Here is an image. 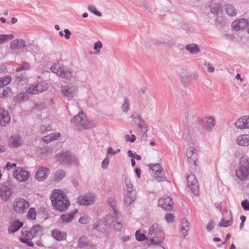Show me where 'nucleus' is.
I'll list each match as a JSON object with an SVG mask.
<instances>
[{
	"label": "nucleus",
	"instance_id": "nucleus-54",
	"mask_svg": "<svg viewBox=\"0 0 249 249\" xmlns=\"http://www.w3.org/2000/svg\"><path fill=\"white\" fill-rule=\"evenodd\" d=\"M138 127L141 128L142 130H145V131H148V126L146 123L143 121V120H141V122H139L138 123Z\"/></svg>",
	"mask_w": 249,
	"mask_h": 249
},
{
	"label": "nucleus",
	"instance_id": "nucleus-59",
	"mask_svg": "<svg viewBox=\"0 0 249 249\" xmlns=\"http://www.w3.org/2000/svg\"><path fill=\"white\" fill-rule=\"evenodd\" d=\"M241 206L245 211H249V201L247 199L242 201Z\"/></svg>",
	"mask_w": 249,
	"mask_h": 249
},
{
	"label": "nucleus",
	"instance_id": "nucleus-12",
	"mask_svg": "<svg viewBox=\"0 0 249 249\" xmlns=\"http://www.w3.org/2000/svg\"><path fill=\"white\" fill-rule=\"evenodd\" d=\"M149 166L151 175L158 181H163L165 180L163 170L160 164H150Z\"/></svg>",
	"mask_w": 249,
	"mask_h": 249
},
{
	"label": "nucleus",
	"instance_id": "nucleus-33",
	"mask_svg": "<svg viewBox=\"0 0 249 249\" xmlns=\"http://www.w3.org/2000/svg\"><path fill=\"white\" fill-rule=\"evenodd\" d=\"M29 96L28 93L21 92L15 96L14 101L18 103H21L26 102L29 100Z\"/></svg>",
	"mask_w": 249,
	"mask_h": 249
},
{
	"label": "nucleus",
	"instance_id": "nucleus-50",
	"mask_svg": "<svg viewBox=\"0 0 249 249\" xmlns=\"http://www.w3.org/2000/svg\"><path fill=\"white\" fill-rule=\"evenodd\" d=\"M210 8L212 13L216 14H218L221 10L220 5L217 3H214L213 5H211Z\"/></svg>",
	"mask_w": 249,
	"mask_h": 249
},
{
	"label": "nucleus",
	"instance_id": "nucleus-27",
	"mask_svg": "<svg viewBox=\"0 0 249 249\" xmlns=\"http://www.w3.org/2000/svg\"><path fill=\"white\" fill-rule=\"evenodd\" d=\"M11 122V117L9 113L4 109L1 108V126H5Z\"/></svg>",
	"mask_w": 249,
	"mask_h": 249
},
{
	"label": "nucleus",
	"instance_id": "nucleus-41",
	"mask_svg": "<svg viewBox=\"0 0 249 249\" xmlns=\"http://www.w3.org/2000/svg\"><path fill=\"white\" fill-rule=\"evenodd\" d=\"M186 49L192 53H196L199 52V48L194 44H189L186 47Z\"/></svg>",
	"mask_w": 249,
	"mask_h": 249
},
{
	"label": "nucleus",
	"instance_id": "nucleus-20",
	"mask_svg": "<svg viewBox=\"0 0 249 249\" xmlns=\"http://www.w3.org/2000/svg\"><path fill=\"white\" fill-rule=\"evenodd\" d=\"M21 137L18 134H14L11 136L9 140V145L11 147L17 148L22 144Z\"/></svg>",
	"mask_w": 249,
	"mask_h": 249
},
{
	"label": "nucleus",
	"instance_id": "nucleus-31",
	"mask_svg": "<svg viewBox=\"0 0 249 249\" xmlns=\"http://www.w3.org/2000/svg\"><path fill=\"white\" fill-rule=\"evenodd\" d=\"M52 235L53 238L57 241H62L66 239L67 235L64 232L61 231L57 230H54L52 231Z\"/></svg>",
	"mask_w": 249,
	"mask_h": 249
},
{
	"label": "nucleus",
	"instance_id": "nucleus-32",
	"mask_svg": "<svg viewBox=\"0 0 249 249\" xmlns=\"http://www.w3.org/2000/svg\"><path fill=\"white\" fill-rule=\"evenodd\" d=\"M61 136L59 133H53L43 137L41 140L46 143L50 142L53 141L57 140Z\"/></svg>",
	"mask_w": 249,
	"mask_h": 249
},
{
	"label": "nucleus",
	"instance_id": "nucleus-61",
	"mask_svg": "<svg viewBox=\"0 0 249 249\" xmlns=\"http://www.w3.org/2000/svg\"><path fill=\"white\" fill-rule=\"evenodd\" d=\"M109 162V159L107 156L102 162V167L103 169H107L108 167Z\"/></svg>",
	"mask_w": 249,
	"mask_h": 249
},
{
	"label": "nucleus",
	"instance_id": "nucleus-8",
	"mask_svg": "<svg viewBox=\"0 0 249 249\" xmlns=\"http://www.w3.org/2000/svg\"><path fill=\"white\" fill-rule=\"evenodd\" d=\"M14 211L18 214H23L26 212L30 207V203L26 199L18 197L15 199L13 202Z\"/></svg>",
	"mask_w": 249,
	"mask_h": 249
},
{
	"label": "nucleus",
	"instance_id": "nucleus-47",
	"mask_svg": "<svg viewBox=\"0 0 249 249\" xmlns=\"http://www.w3.org/2000/svg\"><path fill=\"white\" fill-rule=\"evenodd\" d=\"M14 38V36L12 34L1 35V43L8 42Z\"/></svg>",
	"mask_w": 249,
	"mask_h": 249
},
{
	"label": "nucleus",
	"instance_id": "nucleus-40",
	"mask_svg": "<svg viewBox=\"0 0 249 249\" xmlns=\"http://www.w3.org/2000/svg\"><path fill=\"white\" fill-rule=\"evenodd\" d=\"M107 204L112 208V212L116 210V201L113 196L108 197L107 200Z\"/></svg>",
	"mask_w": 249,
	"mask_h": 249
},
{
	"label": "nucleus",
	"instance_id": "nucleus-62",
	"mask_svg": "<svg viewBox=\"0 0 249 249\" xmlns=\"http://www.w3.org/2000/svg\"><path fill=\"white\" fill-rule=\"evenodd\" d=\"M102 47V43L100 41L96 42L94 44V49L96 50L97 53H100V49Z\"/></svg>",
	"mask_w": 249,
	"mask_h": 249
},
{
	"label": "nucleus",
	"instance_id": "nucleus-9",
	"mask_svg": "<svg viewBox=\"0 0 249 249\" xmlns=\"http://www.w3.org/2000/svg\"><path fill=\"white\" fill-rule=\"evenodd\" d=\"M186 156L188 158V163L191 165L192 170L193 171L197 170L198 167L197 150L193 147H189L187 150Z\"/></svg>",
	"mask_w": 249,
	"mask_h": 249
},
{
	"label": "nucleus",
	"instance_id": "nucleus-2",
	"mask_svg": "<svg viewBox=\"0 0 249 249\" xmlns=\"http://www.w3.org/2000/svg\"><path fill=\"white\" fill-rule=\"evenodd\" d=\"M164 237L162 227L154 223L149 228L147 240L149 244L160 246L163 242Z\"/></svg>",
	"mask_w": 249,
	"mask_h": 249
},
{
	"label": "nucleus",
	"instance_id": "nucleus-55",
	"mask_svg": "<svg viewBox=\"0 0 249 249\" xmlns=\"http://www.w3.org/2000/svg\"><path fill=\"white\" fill-rule=\"evenodd\" d=\"M89 10L96 15L97 16L101 17L102 16V14L98 11L96 7L93 5H90L88 7Z\"/></svg>",
	"mask_w": 249,
	"mask_h": 249
},
{
	"label": "nucleus",
	"instance_id": "nucleus-4",
	"mask_svg": "<svg viewBox=\"0 0 249 249\" xmlns=\"http://www.w3.org/2000/svg\"><path fill=\"white\" fill-rule=\"evenodd\" d=\"M72 127L76 130L89 129L94 126L92 123L89 122L86 118L85 114L81 111L71 120Z\"/></svg>",
	"mask_w": 249,
	"mask_h": 249
},
{
	"label": "nucleus",
	"instance_id": "nucleus-52",
	"mask_svg": "<svg viewBox=\"0 0 249 249\" xmlns=\"http://www.w3.org/2000/svg\"><path fill=\"white\" fill-rule=\"evenodd\" d=\"M130 117L132 119V121L135 123H138L139 122H141V120H143L136 112L132 114Z\"/></svg>",
	"mask_w": 249,
	"mask_h": 249
},
{
	"label": "nucleus",
	"instance_id": "nucleus-21",
	"mask_svg": "<svg viewBox=\"0 0 249 249\" xmlns=\"http://www.w3.org/2000/svg\"><path fill=\"white\" fill-rule=\"evenodd\" d=\"M26 47L25 41L21 39H15L10 43V47L12 50H19Z\"/></svg>",
	"mask_w": 249,
	"mask_h": 249
},
{
	"label": "nucleus",
	"instance_id": "nucleus-22",
	"mask_svg": "<svg viewBox=\"0 0 249 249\" xmlns=\"http://www.w3.org/2000/svg\"><path fill=\"white\" fill-rule=\"evenodd\" d=\"M13 194V190L9 185L1 187V199L4 201L8 200Z\"/></svg>",
	"mask_w": 249,
	"mask_h": 249
},
{
	"label": "nucleus",
	"instance_id": "nucleus-53",
	"mask_svg": "<svg viewBox=\"0 0 249 249\" xmlns=\"http://www.w3.org/2000/svg\"><path fill=\"white\" fill-rule=\"evenodd\" d=\"M32 239H27V238H24L23 237L20 238V241L22 243L26 244L28 246L30 247H33L34 244L33 242L30 241Z\"/></svg>",
	"mask_w": 249,
	"mask_h": 249
},
{
	"label": "nucleus",
	"instance_id": "nucleus-6",
	"mask_svg": "<svg viewBox=\"0 0 249 249\" xmlns=\"http://www.w3.org/2000/svg\"><path fill=\"white\" fill-rule=\"evenodd\" d=\"M51 70L58 76L67 80L70 79L72 76V72L65 68L62 63H53L51 67Z\"/></svg>",
	"mask_w": 249,
	"mask_h": 249
},
{
	"label": "nucleus",
	"instance_id": "nucleus-25",
	"mask_svg": "<svg viewBox=\"0 0 249 249\" xmlns=\"http://www.w3.org/2000/svg\"><path fill=\"white\" fill-rule=\"evenodd\" d=\"M122 178L124 180L125 193H136V191L130 179L125 175H123Z\"/></svg>",
	"mask_w": 249,
	"mask_h": 249
},
{
	"label": "nucleus",
	"instance_id": "nucleus-34",
	"mask_svg": "<svg viewBox=\"0 0 249 249\" xmlns=\"http://www.w3.org/2000/svg\"><path fill=\"white\" fill-rule=\"evenodd\" d=\"M225 11L230 17H233L236 15L237 11L236 8L231 4H227L225 5Z\"/></svg>",
	"mask_w": 249,
	"mask_h": 249
},
{
	"label": "nucleus",
	"instance_id": "nucleus-10",
	"mask_svg": "<svg viewBox=\"0 0 249 249\" xmlns=\"http://www.w3.org/2000/svg\"><path fill=\"white\" fill-rule=\"evenodd\" d=\"M78 88L73 85H65L61 87V92L63 97L68 100H72L77 94Z\"/></svg>",
	"mask_w": 249,
	"mask_h": 249
},
{
	"label": "nucleus",
	"instance_id": "nucleus-56",
	"mask_svg": "<svg viewBox=\"0 0 249 249\" xmlns=\"http://www.w3.org/2000/svg\"><path fill=\"white\" fill-rule=\"evenodd\" d=\"M128 156L130 158H135L138 160H141V157L136 154L135 152H133L131 150H129L127 151Z\"/></svg>",
	"mask_w": 249,
	"mask_h": 249
},
{
	"label": "nucleus",
	"instance_id": "nucleus-5",
	"mask_svg": "<svg viewBox=\"0 0 249 249\" xmlns=\"http://www.w3.org/2000/svg\"><path fill=\"white\" fill-rule=\"evenodd\" d=\"M105 219L108 226L112 228L115 231H121L123 228V218L121 214L114 211L112 214L107 215Z\"/></svg>",
	"mask_w": 249,
	"mask_h": 249
},
{
	"label": "nucleus",
	"instance_id": "nucleus-3",
	"mask_svg": "<svg viewBox=\"0 0 249 249\" xmlns=\"http://www.w3.org/2000/svg\"><path fill=\"white\" fill-rule=\"evenodd\" d=\"M236 176L241 181L249 178V158L245 155L240 158L239 167L236 170Z\"/></svg>",
	"mask_w": 249,
	"mask_h": 249
},
{
	"label": "nucleus",
	"instance_id": "nucleus-14",
	"mask_svg": "<svg viewBox=\"0 0 249 249\" xmlns=\"http://www.w3.org/2000/svg\"><path fill=\"white\" fill-rule=\"evenodd\" d=\"M188 186L191 190L192 193L196 196H198L199 192V185L196 180L195 175L191 174L186 177Z\"/></svg>",
	"mask_w": 249,
	"mask_h": 249
},
{
	"label": "nucleus",
	"instance_id": "nucleus-18",
	"mask_svg": "<svg viewBox=\"0 0 249 249\" xmlns=\"http://www.w3.org/2000/svg\"><path fill=\"white\" fill-rule=\"evenodd\" d=\"M49 172L50 170L48 168L40 167L36 173L35 178L38 181H43L47 178Z\"/></svg>",
	"mask_w": 249,
	"mask_h": 249
},
{
	"label": "nucleus",
	"instance_id": "nucleus-43",
	"mask_svg": "<svg viewBox=\"0 0 249 249\" xmlns=\"http://www.w3.org/2000/svg\"><path fill=\"white\" fill-rule=\"evenodd\" d=\"M26 93H28V94L29 93L31 94H38V92L36 84L30 85L26 90Z\"/></svg>",
	"mask_w": 249,
	"mask_h": 249
},
{
	"label": "nucleus",
	"instance_id": "nucleus-48",
	"mask_svg": "<svg viewBox=\"0 0 249 249\" xmlns=\"http://www.w3.org/2000/svg\"><path fill=\"white\" fill-rule=\"evenodd\" d=\"M12 80V78L10 76H3L1 77V86H6L9 84ZM2 87H1V88Z\"/></svg>",
	"mask_w": 249,
	"mask_h": 249
},
{
	"label": "nucleus",
	"instance_id": "nucleus-26",
	"mask_svg": "<svg viewBox=\"0 0 249 249\" xmlns=\"http://www.w3.org/2000/svg\"><path fill=\"white\" fill-rule=\"evenodd\" d=\"M78 213L77 209H74L70 213L62 214L60 217V219L62 223H69L74 218L75 215Z\"/></svg>",
	"mask_w": 249,
	"mask_h": 249
},
{
	"label": "nucleus",
	"instance_id": "nucleus-38",
	"mask_svg": "<svg viewBox=\"0 0 249 249\" xmlns=\"http://www.w3.org/2000/svg\"><path fill=\"white\" fill-rule=\"evenodd\" d=\"M130 106V104L129 99L128 98H125L121 107L122 111L125 113L127 112L129 109Z\"/></svg>",
	"mask_w": 249,
	"mask_h": 249
},
{
	"label": "nucleus",
	"instance_id": "nucleus-36",
	"mask_svg": "<svg viewBox=\"0 0 249 249\" xmlns=\"http://www.w3.org/2000/svg\"><path fill=\"white\" fill-rule=\"evenodd\" d=\"M38 93L42 92L48 89V86L46 82L42 81L36 84Z\"/></svg>",
	"mask_w": 249,
	"mask_h": 249
},
{
	"label": "nucleus",
	"instance_id": "nucleus-17",
	"mask_svg": "<svg viewBox=\"0 0 249 249\" xmlns=\"http://www.w3.org/2000/svg\"><path fill=\"white\" fill-rule=\"evenodd\" d=\"M249 25L248 20L244 18L237 19L231 24L232 28L236 31L246 29Z\"/></svg>",
	"mask_w": 249,
	"mask_h": 249
},
{
	"label": "nucleus",
	"instance_id": "nucleus-29",
	"mask_svg": "<svg viewBox=\"0 0 249 249\" xmlns=\"http://www.w3.org/2000/svg\"><path fill=\"white\" fill-rule=\"evenodd\" d=\"M189 223L186 218L182 219L180 226V232L183 237H185L189 230Z\"/></svg>",
	"mask_w": 249,
	"mask_h": 249
},
{
	"label": "nucleus",
	"instance_id": "nucleus-63",
	"mask_svg": "<svg viewBox=\"0 0 249 249\" xmlns=\"http://www.w3.org/2000/svg\"><path fill=\"white\" fill-rule=\"evenodd\" d=\"M124 137L126 141L131 142H133L136 139V137L134 135H131L130 137L129 135H125Z\"/></svg>",
	"mask_w": 249,
	"mask_h": 249
},
{
	"label": "nucleus",
	"instance_id": "nucleus-46",
	"mask_svg": "<svg viewBox=\"0 0 249 249\" xmlns=\"http://www.w3.org/2000/svg\"><path fill=\"white\" fill-rule=\"evenodd\" d=\"M244 116L239 118L237 121H236L235 123V126L238 128L240 129H244L245 125H244Z\"/></svg>",
	"mask_w": 249,
	"mask_h": 249
},
{
	"label": "nucleus",
	"instance_id": "nucleus-19",
	"mask_svg": "<svg viewBox=\"0 0 249 249\" xmlns=\"http://www.w3.org/2000/svg\"><path fill=\"white\" fill-rule=\"evenodd\" d=\"M202 124H204L206 130L208 132L212 131L215 125V120L213 117L210 116L206 117L202 120Z\"/></svg>",
	"mask_w": 249,
	"mask_h": 249
},
{
	"label": "nucleus",
	"instance_id": "nucleus-39",
	"mask_svg": "<svg viewBox=\"0 0 249 249\" xmlns=\"http://www.w3.org/2000/svg\"><path fill=\"white\" fill-rule=\"evenodd\" d=\"M90 218L86 213H82L79 219V222L82 224H86L89 223Z\"/></svg>",
	"mask_w": 249,
	"mask_h": 249
},
{
	"label": "nucleus",
	"instance_id": "nucleus-28",
	"mask_svg": "<svg viewBox=\"0 0 249 249\" xmlns=\"http://www.w3.org/2000/svg\"><path fill=\"white\" fill-rule=\"evenodd\" d=\"M23 226V223L19 220H15L11 222L9 226L8 232L9 234L14 233L16 232Z\"/></svg>",
	"mask_w": 249,
	"mask_h": 249
},
{
	"label": "nucleus",
	"instance_id": "nucleus-45",
	"mask_svg": "<svg viewBox=\"0 0 249 249\" xmlns=\"http://www.w3.org/2000/svg\"><path fill=\"white\" fill-rule=\"evenodd\" d=\"M12 90L8 87L3 89L2 93V96L3 98H8L13 96Z\"/></svg>",
	"mask_w": 249,
	"mask_h": 249
},
{
	"label": "nucleus",
	"instance_id": "nucleus-23",
	"mask_svg": "<svg viewBox=\"0 0 249 249\" xmlns=\"http://www.w3.org/2000/svg\"><path fill=\"white\" fill-rule=\"evenodd\" d=\"M136 193H125L123 202L124 205L127 207L136 200Z\"/></svg>",
	"mask_w": 249,
	"mask_h": 249
},
{
	"label": "nucleus",
	"instance_id": "nucleus-57",
	"mask_svg": "<svg viewBox=\"0 0 249 249\" xmlns=\"http://www.w3.org/2000/svg\"><path fill=\"white\" fill-rule=\"evenodd\" d=\"M29 68V63H22L21 66L17 68L16 71L19 72L23 70H28Z\"/></svg>",
	"mask_w": 249,
	"mask_h": 249
},
{
	"label": "nucleus",
	"instance_id": "nucleus-49",
	"mask_svg": "<svg viewBox=\"0 0 249 249\" xmlns=\"http://www.w3.org/2000/svg\"><path fill=\"white\" fill-rule=\"evenodd\" d=\"M88 245L86 238L85 237H81L78 240V246L80 248H84Z\"/></svg>",
	"mask_w": 249,
	"mask_h": 249
},
{
	"label": "nucleus",
	"instance_id": "nucleus-51",
	"mask_svg": "<svg viewBox=\"0 0 249 249\" xmlns=\"http://www.w3.org/2000/svg\"><path fill=\"white\" fill-rule=\"evenodd\" d=\"M135 236L136 239L139 241H142L145 239L147 240V236L146 237L144 234L141 233L139 231L136 232Z\"/></svg>",
	"mask_w": 249,
	"mask_h": 249
},
{
	"label": "nucleus",
	"instance_id": "nucleus-13",
	"mask_svg": "<svg viewBox=\"0 0 249 249\" xmlns=\"http://www.w3.org/2000/svg\"><path fill=\"white\" fill-rule=\"evenodd\" d=\"M41 227L40 225H34L29 231L22 229L21 231L22 236L27 239H33L41 232Z\"/></svg>",
	"mask_w": 249,
	"mask_h": 249
},
{
	"label": "nucleus",
	"instance_id": "nucleus-1",
	"mask_svg": "<svg viewBox=\"0 0 249 249\" xmlns=\"http://www.w3.org/2000/svg\"><path fill=\"white\" fill-rule=\"evenodd\" d=\"M51 199L55 209L61 212L67 210L70 205L68 197L63 191L60 190H53L51 194Z\"/></svg>",
	"mask_w": 249,
	"mask_h": 249
},
{
	"label": "nucleus",
	"instance_id": "nucleus-58",
	"mask_svg": "<svg viewBox=\"0 0 249 249\" xmlns=\"http://www.w3.org/2000/svg\"><path fill=\"white\" fill-rule=\"evenodd\" d=\"M16 80L22 85L27 83L28 81V78L24 76H17Z\"/></svg>",
	"mask_w": 249,
	"mask_h": 249
},
{
	"label": "nucleus",
	"instance_id": "nucleus-60",
	"mask_svg": "<svg viewBox=\"0 0 249 249\" xmlns=\"http://www.w3.org/2000/svg\"><path fill=\"white\" fill-rule=\"evenodd\" d=\"M165 219L168 223L173 222L174 221V216L171 213H168L166 214Z\"/></svg>",
	"mask_w": 249,
	"mask_h": 249
},
{
	"label": "nucleus",
	"instance_id": "nucleus-64",
	"mask_svg": "<svg viewBox=\"0 0 249 249\" xmlns=\"http://www.w3.org/2000/svg\"><path fill=\"white\" fill-rule=\"evenodd\" d=\"M204 65L208 72H213L214 71V68L212 65L211 63H204Z\"/></svg>",
	"mask_w": 249,
	"mask_h": 249
},
{
	"label": "nucleus",
	"instance_id": "nucleus-42",
	"mask_svg": "<svg viewBox=\"0 0 249 249\" xmlns=\"http://www.w3.org/2000/svg\"><path fill=\"white\" fill-rule=\"evenodd\" d=\"M180 76L181 78V82L182 84L184 86H186L188 85L190 81V76H189V74H184L183 72H182Z\"/></svg>",
	"mask_w": 249,
	"mask_h": 249
},
{
	"label": "nucleus",
	"instance_id": "nucleus-30",
	"mask_svg": "<svg viewBox=\"0 0 249 249\" xmlns=\"http://www.w3.org/2000/svg\"><path fill=\"white\" fill-rule=\"evenodd\" d=\"M237 143L240 146L249 145V135L243 134L238 137L236 140Z\"/></svg>",
	"mask_w": 249,
	"mask_h": 249
},
{
	"label": "nucleus",
	"instance_id": "nucleus-35",
	"mask_svg": "<svg viewBox=\"0 0 249 249\" xmlns=\"http://www.w3.org/2000/svg\"><path fill=\"white\" fill-rule=\"evenodd\" d=\"M65 172L63 170H58L54 174L53 179L54 181L58 182L60 181L65 176Z\"/></svg>",
	"mask_w": 249,
	"mask_h": 249
},
{
	"label": "nucleus",
	"instance_id": "nucleus-44",
	"mask_svg": "<svg viewBox=\"0 0 249 249\" xmlns=\"http://www.w3.org/2000/svg\"><path fill=\"white\" fill-rule=\"evenodd\" d=\"M36 216V211L34 208H31L27 213V218L28 219H35Z\"/></svg>",
	"mask_w": 249,
	"mask_h": 249
},
{
	"label": "nucleus",
	"instance_id": "nucleus-15",
	"mask_svg": "<svg viewBox=\"0 0 249 249\" xmlns=\"http://www.w3.org/2000/svg\"><path fill=\"white\" fill-rule=\"evenodd\" d=\"M95 200V195L89 193L80 196L77 199V202L80 205L88 206L94 203Z\"/></svg>",
	"mask_w": 249,
	"mask_h": 249
},
{
	"label": "nucleus",
	"instance_id": "nucleus-16",
	"mask_svg": "<svg viewBox=\"0 0 249 249\" xmlns=\"http://www.w3.org/2000/svg\"><path fill=\"white\" fill-rule=\"evenodd\" d=\"M158 205L162 209L169 211L173 208V201L171 197L164 196L159 199Z\"/></svg>",
	"mask_w": 249,
	"mask_h": 249
},
{
	"label": "nucleus",
	"instance_id": "nucleus-11",
	"mask_svg": "<svg viewBox=\"0 0 249 249\" xmlns=\"http://www.w3.org/2000/svg\"><path fill=\"white\" fill-rule=\"evenodd\" d=\"M13 176L19 182H26L30 178V173L25 168L18 167L13 172Z\"/></svg>",
	"mask_w": 249,
	"mask_h": 249
},
{
	"label": "nucleus",
	"instance_id": "nucleus-37",
	"mask_svg": "<svg viewBox=\"0 0 249 249\" xmlns=\"http://www.w3.org/2000/svg\"><path fill=\"white\" fill-rule=\"evenodd\" d=\"M232 217L231 215L230 219L228 220H225L224 218H221L220 222L218 224L219 227H227L231 225L232 223Z\"/></svg>",
	"mask_w": 249,
	"mask_h": 249
},
{
	"label": "nucleus",
	"instance_id": "nucleus-7",
	"mask_svg": "<svg viewBox=\"0 0 249 249\" xmlns=\"http://www.w3.org/2000/svg\"><path fill=\"white\" fill-rule=\"evenodd\" d=\"M56 158L59 163L64 165L76 164L77 162L76 157L68 151L58 154Z\"/></svg>",
	"mask_w": 249,
	"mask_h": 249
},
{
	"label": "nucleus",
	"instance_id": "nucleus-24",
	"mask_svg": "<svg viewBox=\"0 0 249 249\" xmlns=\"http://www.w3.org/2000/svg\"><path fill=\"white\" fill-rule=\"evenodd\" d=\"M109 227L108 223L106 222V219L105 222L101 220H98L93 225V228L101 232H105L108 230Z\"/></svg>",
	"mask_w": 249,
	"mask_h": 249
}]
</instances>
